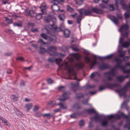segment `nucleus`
Here are the masks:
<instances>
[{
    "label": "nucleus",
    "mask_w": 130,
    "mask_h": 130,
    "mask_svg": "<svg viewBox=\"0 0 130 130\" xmlns=\"http://www.w3.org/2000/svg\"><path fill=\"white\" fill-rule=\"evenodd\" d=\"M70 117L72 118H76V114L75 113L72 114L70 115Z\"/></svg>",
    "instance_id": "obj_62"
},
{
    "label": "nucleus",
    "mask_w": 130,
    "mask_h": 130,
    "mask_svg": "<svg viewBox=\"0 0 130 130\" xmlns=\"http://www.w3.org/2000/svg\"><path fill=\"white\" fill-rule=\"evenodd\" d=\"M63 31L64 36L65 37L68 38L69 36L70 31L69 30L66 29Z\"/></svg>",
    "instance_id": "obj_25"
},
{
    "label": "nucleus",
    "mask_w": 130,
    "mask_h": 130,
    "mask_svg": "<svg viewBox=\"0 0 130 130\" xmlns=\"http://www.w3.org/2000/svg\"><path fill=\"white\" fill-rule=\"evenodd\" d=\"M115 61L117 63V65L115 66V68H120L122 70V67H124L121 65V64L122 62V60L118 58H116L115 59Z\"/></svg>",
    "instance_id": "obj_17"
},
{
    "label": "nucleus",
    "mask_w": 130,
    "mask_h": 130,
    "mask_svg": "<svg viewBox=\"0 0 130 130\" xmlns=\"http://www.w3.org/2000/svg\"><path fill=\"white\" fill-rule=\"evenodd\" d=\"M126 22V23H128L127 19L130 18V13L129 12H126L124 14Z\"/></svg>",
    "instance_id": "obj_30"
},
{
    "label": "nucleus",
    "mask_w": 130,
    "mask_h": 130,
    "mask_svg": "<svg viewBox=\"0 0 130 130\" xmlns=\"http://www.w3.org/2000/svg\"><path fill=\"white\" fill-rule=\"evenodd\" d=\"M82 15H79L77 17L76 20L78 23H79L82 20Z\"/></svg>",
    "instance_id": "obj_38"
},
{
    "label": "nucleus",
    "mask_w": 130,
    "mask_h": 130,
    "mask_svg": "<svg viewBox=\"0 0 130 130\" xmlns=\"http://www.w3.org/2000/svg\"><path fill=\"white\" fill-rule=\"evenodd\" d=\"M114 117V116L113 115H109L108 116V120H107L109 121L111 119L113 118Z\"/></svg>",
    "instance_id": "obj_60"
},
{
    "label": "nucleus",
    "mask_w": 130,
    "mask_h": 130,
    "mask_svg": "<svg viewBox=\"0 0 130 130\" xmlns=\"http://www.w3.org/2000/svg\"><path fill=\"white\" fill-rule=\"evenodd\" d=\"M27 14L29 15L31 17L34 16V12L33 10H30L27 12Z\"/></svg>",
    "instance_id": "obj_39"
},
{
    "label": "nucleus",
    "mask_w": 130,
    "mask_h": 130,
    "mask_svg": "<svg viewBox=\"0 0 130 130\" xmlns=\"http://www.w3.org/2000/svg\"><path fill=\"white\" fill-rule=\"evenodd\" d=\"M76 97L78 98H81L84 97V94L82 93H79L76 95Z\"/></svg>",
    "instance_id": "obj_40"
},
{
    "label": "nucleus",
    "mask_w": 130,
    "mask_h": 130,
    "mask_svg": "<svg viewBox=\"0 0 130 130\" xmlns=\"http://www.w3.org/2000/svg\"><path fill=\"white\" fill-rule=\"evenodd\" d=\"M42 115L40 112H38L36 113L35 116L37 117H40L42 116Z\"/></svg>",
    "instance_id": "obj_53"
},
{
    "label": "nucleus",
    "mask_w": 130,
    "mask_h": 130,
    "mask_svg": "<svg viewBox=\"0 0 130 130\" xmlns=\"http://www.w3.org/2000/svg\"><path fill=\"white\" fill-rule=\"evenodd\" d=\"M97 76L99 77H100L101 76V75L98 72H95L92 73L91 74L90 78L91 79H93L95 77Z\"/></svg>",
    "instance_id": "obj_22"
},
{
    "label": "nucleus",
    "mask_w": 130,
    "mask_h": 130,
    "mask_svg": "<svg viewBox=\"0 0 130 130\" xmlns=\"http://www.w3.org/2000/svg\"><path fill=\"white\" fill-rule=\"evenodd\" d=\"M50 27L51 28L50 29L51 30L53 31L54 32V30L57 32L61 31H63L66 29L63 23L61 24L60 27L59 28L57 27L56 25L54 24L50 25Z\"/></svg>",
    "instance_id": "obj_9"
},
{
    "label": "nucleus",
    "mask_w": 130,
    "mask_h": 130,
    "mask_svg": "<svg viewBox=\"0 0 130 130\" xmlns=\"http://www.w3.org/2000/svg\"><path fill=\"white\" fill-rule=\"evenodd\" d=\"M42 116L45 118H48L50 119L51 117H53L54 115L53 114H51L50 113H45L44 114L42 115Z\"/></svg>",
    "instance_id": "obj_32"
},
{
    "label": "nucleus",
    "mask_w": 130,
    "mask_h": 130,
    "mask_svg": "<svg viewBox=\"0 0 130 130\" xmlns=\"http://www.w3.org/2000/svg\"><path fill=\"white\" fill-rule=\"evenodd\" d=\"M50 29V30H47V32L48 34H49L51 36V37H49L46 34L43 33H42L41 34V36L45 40H47L50 41H52L54 39V38L55 37L54 32L53 31L51 30V27L49 26Z\"/></svg>",
    "instance_id": "obj_5"
},
{
    "label": "nucleus",
    "mask_w": 130,
    "mask_h": 130,
    "mask_svg": "<svg viewBox=\"0 0 130 130\" xmlns=\"http://www.w3.org/2000/svg\"><path fill=\"white\" fill-rule=\"evenodd\" d=\"M121 116L127 119L126 121L127 123L124 126V128H127L128 130H130V113H128V115H125L123 113H122L120 115L118 116V118H120Z\"/></svg>",
    "instance_id": "obj_6"
},
{
    "label": "nucleus",
    "mask_w": 130,
    "mask_h": 130,
    "mask_svg": "<svg viewBox=\"0 0 130 130\" xmlns=\"http://www.w3.org/2000/svg\"><path fill=\"white\" fill-rule=\"evenodd\" d=\"M38 43H39L41 44H46V43L44 42L43 40L41 39H39L38 42Z\"/></svg>",
    "instance_id": "obj_58"
},
{
    "label": "nucleus",
    "mask_w": 130,
    "mask_h": 130,
    "mask_svg": "<svg viewBox=\"0 0 130 130\" xmlns=\"http://www.w3.org/2000/svg\"><path fill=\"white\" fill-rule=\"evenodd\" d=\"M129 25L128 24H124L121 26L119 31L123 32V30L126 31H127L129 29Z\"/></svg>",
    "instance_id": "obj_16"
},
{
    "label": "nucleus",
    "mask_w": 130,
    "mask_h": 130,
    "mask_svg": "<svg viewBox=\"0 0 130 130\" xmlns=\"http://www.w3.org/2000/svg\"><path fill=\"white\" fill-rule=\"evenodd\" d=\"M5 18V21L8 24H11L12 23V21L11 19L8 18L7 17H6Z\"/></svg>",
    "instance_id": "obj_46"
},
{
    "label": "nucleus",
    "mask_w": 130,
    "mask_h": 130,
    "mask_svg": "<svg viewBox=\"0 0 130 130\" xmlns=\"http://www.w3.org/2000/svg\"><path fill=\"white\" fill-rule=\"evenodd\" d=\"M38 29L37 28H32L31 29V31L32 32H34L35 31H38Z\"/></svg>",
    "instance_id": "obj_64"
},
{
    "label": "nucleus",
    "mask_w": 130,
    "mask_h": 130,
    "mask_svg": "<svg viewBox=\"0 0 130 130\" xmlns=\"http://www.w3.org/2000/svg\"><path fill=\"white\" fill-rule=\"evenodd\" d=\"M117 92H121L122 91L126 92L127 91L126 86H124L123 88H121L120 89H117L115 90Z\"/></svg>",
    "instance_id": "obj_31"
},
{
    "label": "nucleus",
    "mask_w": 130,
    "mask_h": 130,
    "mask_svg": "<svg viewBox=\"0 0 130 130\" xmlns=\"http://www.w3.org/2000/svg\"><path fill=\"white\" fill-rule=\"evenodd\" d=\"M123 107L125 109L127 110L128 111V113L129 112L130 113V112L128 110V108L127 105V102H126L125 101H124L122 104L121 107L122 108Z\"/></svg>",
    "instance_id": "obj_23"
},
{
    "label": "nucleus",
    "mask_w": 130,
    "mask_h": 130,
    "mask_svg": "<svg viewBox=\"0 0 130 130\" xmlns=\"http://www.w3.org/2000/svg\"><path fill=\"white\" fill-rule=\"evenodd\" d=\"M109 8L110 11H111L114 10L115 9L113 5V4H109Z\"/></svg>",
    "instance_id": "obj_48"
},
{
    "label": "nucleus",
    "mask_w": 130,
    "mask_h": 130,
    "mask_svg": "<svg viewBox=\"0 0 130 130\" xmlns=\"http://www.w3.org/2000/svg\"><path fill=\"white\" fill-rule=\"evenodd\" d=\"M88 99H86V100H84V101H83L82 102V103L83 104H85V105H88Z\"/></svg>",
    "instance_id": "obj_57"
},
{
    "label": "nucleus",
    "mask_w": 130,
    "mask_h": 130,
    "mask_svg": "<svg viewBox=\"0 0 130 130\" xmlns=\"http://www.w3.org/2000/svg\"><path fill=\"white\" fill-rule=\"evenodd\" d=\"M81 107V106H80L78 103L75 104L73 106V108H76L77 109H80Z\"/></svg>",
    "instance_id": "obj_44"
},
{
    "label": "nucleus",
    "mask_w": 130,
    "mask_h": 130,
    "mask_svg": "<svg viewBox=\"0 0 130 130\" xmlns=\"http://www.w3.org/2000/svg\"><path fill=\"white\" fill-rule=\"evenodd\" d=\"M121 5L122 7V8L124 10H126V9H128V6H127V5H125V4L123 3Z\"/></svg>",
    "instance_id": "obj_55"
},
{
    "label": "nucleus",
    "mask_w": 130,
    "mask_h": 130,
    "mask_svg": "<svg viewBox=\"0 0 130 130\" xmlns=\"http://www.w3.org/2000/svg\"><path fill=\"white\" fill-rule=\"evenodd\" d=\"M42 17V14L41 13H37L36 14V18L37 20H40Z\"/></svg>",
    "instance_id": "obj_42"
},
{
    "label": "nucleus",
    "mask_w": 130,
    "mask_h": 130,
    "mask_svg": "<svg viewBox=\"0 0 130 130\" xmlns=\"http://www.w3.org/2000/svg\"><path fill=\"white\" fill-rule=\"evenodd\" d=\"M69 98V96L68 94L67 93H64L62 95V97L59 98L58 100L60 101H64Z\"/></svg>",
    "instance_id": "obj_19"
},
{
    "label": "nucleus",
    "mask_w": 130,
    "mask_h": 130,
    "mask_svg": "<svg viewBox=\"0 0 130 130\" xmlns=\"http://www.w3.org/2000/svg\"><path fill=\"white\" fill-rule=\"evenodd\" d=\"M94 60L92 62L91 61V59L88 57H85L84 59L87 63H89V65L91 68H92L96 64H99L96 61L97 58L96 56L93 57Z\"/></svg>",
    "instance_id": "obj_8"
},
{
    "label": "nucleus",
    "mask_w": 130,
    "mask_h": 130,
    "mask_svg": "<svg viewBox=\"0 0 130 130\" xmlns=\"http://www.w3.org/2000/svg\"><path fill=\"white\" fill-rule=\"evenodd\" d=\"M40 53L43 54L45 52L48 53L50 54V55L56 56L60 55L63 57L65 56V55L61 53H57L56 52V48L54 46H49L47 50H46L44 48L42 47L41 46L40 47Z\"/></svg>",
    "instance_id": "obj_2"
},
{
    "label": "nucleus",
    "mask_w": 130,
    "mask_h": 130,
    "mask_svg": "<svg viewBox=\"0 0 130 130\" xmlns=\"http://www.w3.org/2000/svg\"><path fill=\"white\" fill-rule=\"evenodd\" d=\"M52 3L53 4L51 6V8L53 11H58L59 10V7L57 4L52 1Z\"/></svg>",
    "instance_id": "obj_15"
},
{
    "label": "nucleus",
    "mask_w": 130,
    "mask_h": 130,
    "mask_svg": "<svg viewBox=\"0 0 130 130\" xmlns=\"http://www.w3.org/2000/svg\"><path fill=\"white\" fill-rule=\"evenodd\" d=\"M105 86L100 85L99 86V90L100 91L103 90L105 89L106 87L110 89H112L114 88L118 87H120L121 85L119 84H116L114 83L112 84H109L108 83L105 84Z\"/></svg>",
    "instance_id": "obj_7"
},
{
    "label": "nucleus",
    "mask_w": 130,
    "mask_h": 130,
    "mask_svg": "<svg viewBox=\"0 0 130 130\" xmlns=\"http://www.w3.org/2000/svg\"><path fill=\"white\" fill-rule=\"evenodd\" d=\"M0 119L2 120V122L3 123L4 125L6 126H8V124L9 122L6 119H5L4 118H3L2 117H0Z\"/></svg>",
    "instance_id": "obj_29"
},
{
    "label": "nucleus",
    "mask_w": 130,
    "mask_h": 130,
    "mask_svg": "<svg viewBox=\"0 0 130 130\" xmlns=\"http://www.w3.org/2000/svg\"><path fill=\"white\" fill-rule=\"evenodd\" d=\"M58 89L59 91H64L65 90L66 88L64 86H61L59 87Z\"/></svg>",
    "instance_id": "obj_45"
},
{
    "label": "nucleus",
    "mask_w": 130,
    "mask_h": 130,
    "mask_svg": "<svg viewBox=\"0 0 130 130\" xmlns=\"http://www.w3.org/2000/svg\"><path fill=\"white\" fill-rule=\"evenodd\" d=\"M102 116L101 115H96L93 117H91L90 118V120L92 121L94 119L95 120V122H96L98 121H100L102 126L104 127H106L108 126V121L106 120H104L102 121L101 119L102 118Z\"/></svg>",
    "instance_id": "obj_3"
},
{
    "label": "nucleus",
    "mask_w": 130,
    "mask_h": 130,
    "mask_svg": "<svg viewBox=\"0 0 130 130\" xmlns=\"http://www.w3.org/2000/svg\"><path fill=\"white\" fill-rule=\"evenodd\" d=\"M83 0H78L75 1L76 4L78 6H80L83 4Z\"/></svg>",
    "instance_id": "obj_41"
},
{
    "label": "nucleus",
    "mask_w": 130,
    "mask_h": 130,
    "mask_svg": "<svg viewBox=\"0 0 130 130\" xmlns=\"http://www.w3.org/2000/svg\"><path fill=\"white\" fill-rule=\"evenodd\" d=\"M40 107L38 105H36L35 106L34 108L33 109L34 111L35 112Z\"/></svg>",
    "instance_id": "obj_51"
},
{
    "label": "nucleus",
    "mask_w": 130,
    "mask_h": 130,
    "mask_svg": "<svg viewBox=\"0 0 130 130\" xmlns=\"http://www.w3.org/2000/svg\"><path fill=\"white\" fill-rule=\"evenodd\" d=\"M124 39L123 38H120L119 39V43L121 44L124 42Z\"/></svg>",
    "instance_id": "obj_63"
},
{
    "label": "nucleus",
    "mask_w": 130,
    "mask_h": 130,
    "mask_svg": "<svg viewBox=\"0 0 130 130\" xmlns=\"http://www.w3.org/2000/svg\"><path fill=\"white\" fill-rule=\"evenodd\" d=\"M58 105L59 106L60 108L66 109L67 108V106L64 105V104L61 102L59 103Z\"/></svg>",
    "instance_id": "obj_37"
},
{
    "label": "nucleus",
    "mask_w": 130,
    "mask_h": 130,
    "mask_svg": "<svg viewBox=\"0 0 130 130\" xmlns=\"http://www.w3.org/2000/svg\"><path fill=\"white\" fill-rule=\"evenodd\" d=\"M79 82H76V83H71V85L72 87V90L74 92H75L76 90L75 89L76 88H77L79 85Z\"/></svg>",
    "instance_id": "obj_21"
},
{
    "label": "nucleus",
    "mask_w": 130,
    "mask_h": 130,
    "mask_svg": "<svg viewBox=\"0 0 130 130\" xmlns=\"http://www.w3.org/2000/svg\"><path fill=\"white\" fill-rule=\"evenodd\" d=\"M91 10L89 9L85 10V14L86 15H89L92 14V12L98 14H102L104 12L103 10L97 8L92 7Z\"/></svg>",
    "instance_id": "obj_4"
},
{
    "label": "nucleus",
    "mask_w": 130,
    "mask_h": 130,
    "mask_svg": "<svg viewBox=\"0 0 130 130\" xmlns=\"http://www.w3.org/2000/svg\"><path fill=\"white\" fill-rule=\"evenodd\" d=\"M108 17L116 25H117L119 23V19L111 15H108Z\"/></svg>",
    "instance_id": "obj_13"
},
{
    "label": "nucleus",
    "mask_w": 130,
    "mask_h": 130,
    "mask_svg": "<svg viewBox=\"0 0 130 130\" xmlns=\"http://www.w3.org/2000/svg\"><path fill=\"white\" fill-rule=\"evenodd\" d=\"M40 8L42 13L43 14H45L46 13L45 10L47 8L45 4L44 3L42 4L40 6Z\"/></svg>",
    "instance_id": "obj_18"
},
{
    "label": "nucleus",
    "mask_w": 130,
    "mask_h": 130,
    "mask_svg": "<svg viewBox=\"0 0 130 130\" xmlns=\"http://www.w3.org/2000/svg\"><path fill=\"white\" fill-rule=\"evenodd\" d=\"M52 1L57 4V3H62L63 0H52Z\"/></svg>",
    "instance_id": "obj_56"
},
{
    "label": "nucleus",
    "mask_w": 130,
    "mask_h": 130,
    "mask_svg": "<svg viewBox=\"0 0 130 130\" xmlns=\"http://www.w3.org/2000/svg\"><path fill=\"white\" fill-rule=\"evenodd\" d=\"M116 2H117L118 3H119L120 5H122L124 2V0H116L115 1Z\"/></svg>",
    "instance_id": "obj_54"
},
{
    "label": "nucleus",
    "mask_w": 130,
    "mask_h": 130,
    "mask_svg": "<svg viewBox=\"0 0 130 130\" xmlns=\"http://www.w3.org/2000/svg\"><path fill=\"white\" fill-rule=\"evenodd\" d=\"M122 70L123 71V73H130V69L126 70L125 67H122Z\"/></svg>",
    "instance_id": "obj_36"
},
{
    "label": "nucleus",
    "mask_w": 130,
    "mask_h": 130,
    "mask_svg": "<svg viewBox=\"0 0 130 130\" xmlns=\"http://www.w3.org/2000/svg\"><path fill=\"white\" fill-rule=\"evenodd\" d=\"M113 56L112 54H111L109 55L106 56L104 57V59H111Z\"/></svg>",
    "instance_id": "obj_49"
},
{
    "label": "nucleus",
    "mask_w": 130,
    "mask_h": 130,
    "mask_svg": "<svg viewBox=\"0 0 130 130\" xmlns=\"http://www.w3.org/2000/svg\"><path fill=\"white\" fill-rule=\"evenodd\" d=\"M10 98L11 100L13 102H14L18 100L19 96L18 95L12 94L11 95Z\"/></svg>",
    "instance_id": "obj_24"
},
{
    "label": "nucleus",
    "mask_w": 130,
    "mask_h": 130,
    "mask_svg": "<svg viewBox=\"0 0 130 130\" xmlns=\"http://www.w3.org/2000/svg\"><path fill=\"white\" fill-rule=\"evenodd\" d=\"M85 124L84 120H80L79 123V125L81 127L84 126Z\"/></svg>",
    "instance_id": "obj_47"
},
{
    "label": "nucleus",
    "mask_w": 130,
    "mask_h": 130,
    "mask_svg": "<svg viewBox=\"0 0 130 130\" xmlns=\"http://www.w3.org/2000/svg\"><path fill=\"white\" fill-rule=\"evenodd\" d=\"M115 69H113L110 71L104 73V75L107 77V80L111 81L113 80V76H115Z\"/></svg>",
    "instance_id": "obj_10"
},
{
    "label": "nucleus",
    "mask_w": 130,
    "mask_h": 130,
    "mask_svg": "<svg viewBox=\"0 0 130 130\" xmlns=\"http://www.w3.org/2000/svg\"><path fill=\"white\" fill-rule=\"evenodd\" d=\"M58 17L60 21H63L65 18L64 13H61L58 16Z\"/></svg>",
    "instance_id": "obj_26"
},
{
    "label": "nucleus",
    "mask_w": 130,
    "mask_h": 130,
    "mask_svg": "<svg viewBox=\"0 0 130 130\" xmlns=\"http://www.w3.org/2000/svg\"><path fill=\"white\" fill-rule=\"evenodd\" d=\"M32 106V103H29L26 105L25 107L27 109L28 111L31 109Z\"/></svg>",
    "instance_id": "obj_35"
},
{
    "label": "nucleus",
    "mask_w": 130,
    "mask_h": 130,
    "mask_svg": "<svg viewBox=\"0 0 130 130\" xmlns=\"http://www.w3.org/2000/svg\"><path fill=\"white\" fill-rule=\"evenodd\" d=\"M130 45V39H127V41L124 42L122 44V46L123 47L127 48Z\"/></svg>",
    "instance_id": "obj_20"
},
{
    "label": "nucleus",
    "mask_w": 130,
    "mask_h": 130,
    "mask_svg": "<svg viewBox=\"0 0 130 130\" xmlns=\"http://www.w3.org/2000/svg\"><path fill=\"white\" fill-rule=\"evenodd\" d=\"M87 112L89 114L95 113V111L93 109H86L83 111L77 113V114L79 116H84V114L85 112Z\"/></svg>",
    "instance_id": "obj_11"
},
{
    "label": "nucleus",
    "mask_w": 130,
    "mask_h": 130,
    "mask_svg": "<svg viewBox=\"0 0 130 130\" xmlns=\"http://www.w3.org/2000/svg\"><path fill=\"white\" fill-rule=\"evenodd\" d=\"M122 35L124 37L127 38L128 36L129 33L125 31L124 33H122Z\"/></svg>",
    "instance_id": "obj_43"
},
{
    "label": "nucleus",
    "mask_w": 130,
    "mask_h": 130,
    "mask_svg": "<svg viewBox=\"0 0 130 130\" xmlns=\"http://www.w3.org/2000/svg\"><path fill=\"white\" fill-rule=\"evenodd\" d=\"M70 47L74 51L78 52L79 51V49L78 48L75 47L73 45H72Z\"/></svg>",
    "instance_id": "obj_52"
},
{
    "label": "nucleus",
    "mask_w": 130,
    "mask_h": 130,
    "mask_svg": "<svg viewBox=\"0 0 130 130\" xmlns=\"http://www.w3.org/2000/svg\"><path fill=\"white\" fill-rule=\"evenodd\" d=\"M48 83L49 84H51L53 83V81L51 78H49L47 80Z\"/></svg>",
    "instance_id": "obj_61"
},
{
    "label": "nucleus",
    "mask_w": 130,
    "mask_h": 130,
    "mask_svg": "<svg viewBox=\"0 0 130 130\" xmlns=\"http://www.w3.org/2000/svg\"><path fill=\"white\" fill-rule=\"evenodd\" d=\"M118 52L120 54L119 55V57H123L125 55L126 53L125 51H122V50H120L118 51Z\"/></svg>",
    "instance_id": "obj_34"
},
{
    "label": "nucleus",
    "mask_w": 130,
    "mask_h": 130,
    "mask_svg": "<svg viewBox=\"0 0 130 130\" xmlns=\"http://www.w3.org/2000/svg\"><path fill=\"white\" fill-rule=\"evenodd\" d=\"M71 55L73 56L74 58L76 59L77 61H79L80 59V56L79 55H78V53H72Z\"/></svg>",
    "instance_id": "obj_28"
},
{
    "label": "nucleus",
    "mask_w": 130,
    "mask_h": 130,
    "mask_svg": "<svg viewBox=\"0 0 130 130\" xmlns=\"http://www.w3.org/2000/svg\"><path fill=\"white\" fill-rule=\"evenodd\" d=\"M56 104V102L55 101L52 100L48 102L47 103V105L51 107H53Z\"/></svg>",
    "instance_id": "obj_27"
},
{
    "label": "nucleus",
    "mask_w": 130,
    "mask_h": 130,
    "mask_svg": "<svg viewBox=\"0 0 130 130\" xmlns=\"http://www.w3.org/2000/svg\"><path fill=\"white\" fill-rule=\"evenodd\" d=\"M123 75H121L117 77V80L120 82H122L124 80Z\"/></svg>",
    "instance_id": "obj_33"
},
{
    "label": "nucleus",
    "mask_w": 130,
    "mask_h": 130,
    "mask_svg": "<svg viewBox=\"0 0 130 130\" xmlns=\"http://www.w3.org/2000/svg\"><path fill=\"white\" fill-rule=\"evenodd\" d=\"M67 8L68 11L71 12H73L74 10L73 8H71L69 6H67Z\"/></svg>",
    "instance_id": "obj_50"
},
{
    "label": "nucleus",
    "mask_w": 130,
    "mask_h": 130,
    "mask_svg": "<svg viewBox=\"0 0 130 130\" xmlns=\"http://www.w3.org/2000/svg\"><path fill=\"white\" fill-rule=\"evenodd\" d=\"M110 67V66L108 64L103 63L102 64H100L98 67V68L100 70H102L109 69Z\"/></svg>",
    "instance_id": "obj_14"
},
{
    "label": "nucleus",
    "mask_w": 130,
    "mask_h": 130,
    "mask_svg": "<svg viewBox=\"0 0 130 130\" xmlns=\"http://www.w3.org/2000/svg\"><path fill=\"white\" fill-rule=\"evenodd\" d=\"M48 60L49 62L52 63L55 61L58 65L61 70L62 69V67L63 66L65 70L67 71V73L69 75L68 79H72L73 78L71 76H74L73 79L77 80H78L76 76V72L75 70H79L83 68L84 66V63L82 62L76 63L73 65L71 64H69L68 62L64 61L61 64H60L62 61V59L61 58H58L55 59L53 57L49 58Z\"/></svg>",
    "instance_id": "obj_1"
},
{
    "label": "nucleus",
    "mask_w": 130,
    "mask_h": 130,
    "mask_svg": "<svg viewBox=\"0 0 130 130\" xmlns=\"http://www.w3.org/2000/svg\"><path fill=\"white\" fill-rule=\"evenodd\" d=\"M79 13L80 14V15H82L84 13L85 14V10H84L83 9H81L79 10Z\"/></svg>",
    "instance_id": "obj_59"
},
{
    "label": "nucleus",
    "mask_w": 130,
    "mask_h": 130,
    "mask_svg": "<svg viewBox=\"0 0 130 130\" xmlns=\"http://www.w3.org/2000/svg\"><path fill=\"white\" fill-rule=\"evenodd\" d=\"M44 21L46 22H49L51 21L53 22H55L56 21V18L55 17H53L52 16L49 15L47 17H45Z\"/></svg>",
    "instance_id": "obj_12"
}]
</instances>
